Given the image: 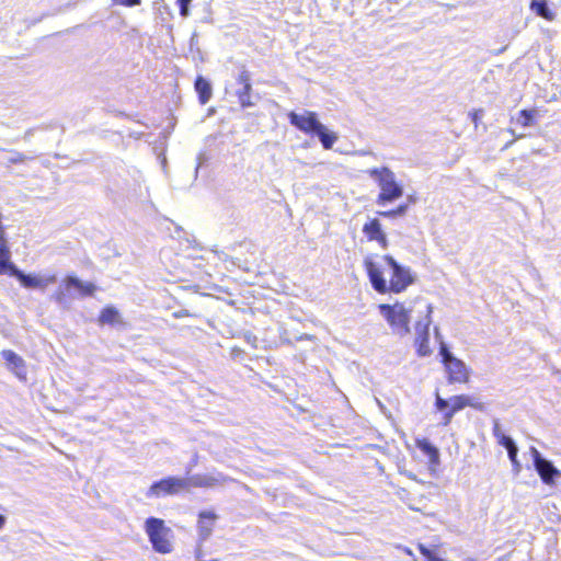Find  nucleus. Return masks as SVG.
Returning <instances> with one entry per match:
<instances>
[{
    "instance_id": "nucleus-1",
    "label": "nucleus",
    "mask_w": 561,
    "mask_h": 561,
    "mask_svg": "<svg viewBox=\"0 0 561 561\" xmlns=\"http://www.w3.org/2000/svg\"><path fill=\"white\" fill-rule=\"evenodd\" d=\"M382 261L392 270L389 283L383 277L382 264L376 262L374 255H367L364 259V266L371 286L379 294L401 293L414 282L410 268L400 265L392 256L385 255Z\"/></svg>"
},
{
    "instance_id": "nucleus-2",
    "label": "nucleus",
    "mask_w": 561,
    "mask_h": 561,
    "mask_svg": "<svg viewBox=\"0 0 561 561\" xmlns=\"http://www.w3.org/2000/svg\"><path fill=\"white\" fill-rule=\"evenodd\" d=\"M379 312L386 319L393 334L407 336L411 332V313L414 310L412 302H396L393 305H379Z\"/></svg>"
},
{
    "instance_id": "nucleus-3",
    "label": "nucleus",
    "mask_w": 561,
    "mask_h": 561,
    "mask_svg": "<svg viewBox=\"0 0 561 561\" xmlns=\"http://www.w3.org/2000/svg\"><path fill=\"white\" fill-rule=\"evenodd\" d=\"M367 173L377 182L380 188V193L377 197L378 205L391 203L402 196L403 188L397 182L396 174L389 168H375L368 170Z\"/></svg>"
},
{
    "instance_id": "nucleus-4",
    "label": "nucleus",
    "mask_w": 561,
    "mask_h": 561,
    "mask_svg": "<svg viewBox=\"0 0 561 561\" xmlns=\"http://www.w3.org/2000/svg\"><path fill=\"white\" fill-rule=\"evenodd\" d=\"M145 531L154 551L165 554L173 550L172 530L161 518L149 517L145 522Z\"/></svg>"
},
{
    "instance_id": "nucleus-5",
    "label": "nucleus",
    "mask_w": 561,
    "mask_h": 561,
    "mask_svg": "<svg viewBox=\"0 0 561 561\" xmlns=\"http://www.w3.org/2000/svg\"><path fill=\"white\" fill-rule=\"evenodd\" d=\"M413 304L423 305V310L420 312L424 313V318L416 321L414 325V343L417 347V354L422 357H425L432 353L430 347V327L432 324L433 306L431 304L424 302L422 299H416Z\"/></svg>"
},
{
    "instance_id": "nucleus-6",
    "label": "nucleus",
    "mask_w": 561,
    "mask_h": 561,
    "mask_svg": "<svg viewBox=\"0 0 561 561\" xmlns=\"http://www.w3.org/2000/svg\"><path fill=\"white\" fill-rule=\"evenodd\" d=\"M71 288L77 289L82 295L91 296L95 290V286L92 283H83L75 276L66 277L59 285L57 291L53 295V299L64 306L67 298L71 296Z\"/></svg>"
},
{
    "instance_id": "nucleus-7",
    "label": "nucleus",
    "mask_w": 561,
    "mask_h": 561,
    "mask_svg": "<svg viewBox=\"0 0 561 561\" xmlns=\"http://www.w3.org/2000/svg\"><path fill=\"white\" fill-rule=\"evenodd\" d=\"M187 490V481L184 478L168 477L151 484L146 496L148 499L161 497L163 495H175Z\"/></svg>"
},
{
    "instance_id": "nucleus-8",
    "label": "nucleus",
    "mask_w": 561,
    "mask_h": 561,
    "mask_svg": "<svg viewBox=\"0 0 561 561\" xmlns=\"http://www.w3.org/2000/svg\"><path fill=\"white\" fill-rule=\"evenodd\" d=\"M534 467L542 482L547 485H553L556 479L561 478V471L554 465L542 457L536 447H530Z\"/></svg>"
},
{
    "instance_id": "nucleus-9",
    "label": "nucleus",
    "mask_w": 561,
    "mask_h": 561,
    "mask_svg": "<svg viewBox=\"0 0 561 561\" xmlns=\"http://www.w3.org/2000/svg\"><path fill=\"white\" fill-rule=\"evenodd\" d=\"M11 275L16 277L24 287L38 288L42 290L57 280L55 274H24L16 266H11Z\"/></svg>"
},
{
    "instance_id": "nucleus-10",
    "label": "nucleus",
    "mask_w": 561,
    "mask_h": 561,
    "mask_svg": "<svg viewBox=\"0 0 561 561\" xmlns=\"http://www.w3.org/2000/svg\"><path fill=\"white\" fill-rule=\"evenodd\" d=\"M288 117L291 125L306 134H314L316 129L319 128L321 124L317 114L310 111H305L301 114L290 112Z\"/></svg>"
},
{
    "instance_id": "nucleus-11",
    "label": "nucleus",
    "mask_w": 561,
    "mask_h": 561,
    "mask_svg": "<svg viewBox=\"0 0 561 561\" xmlns=\"http://www.w3.org/2000/svg\"><path fill=\"white\" fill-rule=\"evenodd\" d=\"M446 371L448 374V381L450 383H466L470 377V370L467 365L455 357L448 360V363L444 364Z\"/></svg>"
},
{
    "instance_id": "nucleus-12",
    "label": "nucleus",
    "mask_w": 561,
    "mask_h": 561,
    "mask_svg": "<svg viewBox=\"0 0 561 561\" xmlns=\"http://www.w3.org/2000/svg\"><path fill=\"white\" fill-rule=\"evenodd\" d=\"M363 233L368 241H376L382 250L389 245L386 232L382 230L381 222L374 218L363 226Z\"/></svg>"
},
{
    "instance_id": "nucleus-13",
    "label": "nucleus",
    "mask_w": 561,
    "mask_h": 561,
    "mask_svg": "<svg viewBox=\"0 0 561 561\" xmlns=\"http://www.w3.org/2000/svg\"><path fill=\"white\" fill-rule=\"evenodd\" d=\"M1 356L5 360L9 370L20 380H26V364L20 355L11 350H4L1 352Z\"/></svg>"
},
{
    "instance_id": "nucleus-14",
    "label": "nucleus",
    "mask_w": 561,
    "mask_h": 561,
    "mask_svg": "<svg viewBox=\"0 0 561 561\" xmlns=\"http://www.w3.org/2000/svg\"><path fill=\"white\" fill-rule=\"evenodd\" d=\"M187 481V489L190 486L194 488H210L219 483H224L227 481L222 474H218L217 477L205 476V474H195L190 478H184Z\"/></svg>"
},
{
    "instance_id": "nucleus-15",
    "label": "nucleus",
    "mask_w": 561,
    "mask_h": 561,
    "mask_svg": "<svg viewBox=\"0 0 561 561\" xmlns=\"http://www.w3.org/2000/svg\"><path fill=\"white\" fill-rule=\"evenodd\" d=\"M466 407H471L478 411L484 410V404L482 402H479L474 397L460 394L450 398V409L453 410V412L457 413L458 411L465 409Z\"/></svg>"
},
{
    "instance_id": "nucleus-16",
    "label": "nucleus",
    "mask_w": 561,
    "mask_h": 561,
    "mask_svg": "<svg viewBox=\"0 0 561 561\" xmlns=\"http://www.w3.org/2000/svg\"><path fill=\"white\" fill-rule=\"evenodd\" d=\"M216 518L217 515L213 512L204 511L199 513L198 536L202 541L210 537Z\"/></svg>"
},
{
    "instance_id": "nucleus-17",
    "label": "nucleus",
    "mask_w": 561,
    "mask_h": 561,
    "mask_svg": "<svg viewBox=\"0 0 561 561\" xmlns=\"http://www.w3.org/2000/svg\"><path fill=\"white\" fill-rule=\"evenodd\" d=\"M529 9L549 22L556 19V13L548 7V0H531Z\"/></svg>"
},
{
    "instance_id": "nucleus-18",
    "label": "nucleus",
    "mask_w": 561,
    "mask_h": 561,
    "mask_svg": "<svg viewBox=\"0 0 561 561\" xmlns=\"http://www.w3.org/2000/svg\"><path fill=\"white\" fill-rule=\"evenodd\" d=\"M195 90L198 93L199 102L202 104H206L213 94V89L210 83L204 79L203 77H197L195 81Z\"/></svg>"
},
{
    "instance_id": "nucleus-19",
    "label": "nucleus",
    "mask_w": 561,
    "mask_h": 561,
    "mask_svg": "<svg viewBox=\"0 0 561 561\" xmlns=\"http://www.w3.org/2000/svg\"><path fill=\"white\" fill-rule=\"evenodd\" d=\"M314 135L318 136L324 149H331L337 140V135L329 130L322 123L320 127L316 129Z\"/></svg>"
},
{
    "instance_id": "nucleus-20",
    "label": "nucleus",
    "mask_w": 561,
    "mask_h": 561,
    "mask_svg": "<svg viewBox=\"0 0 561 561\" xmlns=\"http://www.w3.org/2000/svg\"><path fill=\"white\" fill-rule=\"evenodd\" d=\"M99 321L101 324H115L121 322V316L114 307H106L102 310Z\"/></svg>"
},
{
    "instance_id": "nucleus-21",
    "label": "nucleus",
    "mask_w": 561,
    "mask_h": 561,
    "mask_svg": "<svg viewBox=\"0 0 561 561\" xmlns=\"http://www.w3.org/2000/svg\"><path fill=\"white\" fill-rule=\"evenodd\" d=\"M417 447L428 456L432 463H437L439 459V453L428 440L423 439L417 442Z\"/></svg>"
},
{
    "instance_id": "nucleus-22",
    "label": "nucleus",
    "mask_w": 561,
    "mask_h": 561,
    "mask_svg": "<svg viewBox=\"0 0 561 561\" xmlns=\"http://www.w3.org/2000/svg\"><path fill=\"white\" fill-rule=\"evenodd\" d=\"M11 266H14L10 263V250L8 244H0V274L5 273L7 271L11 272Z\"/></svg>"
},
{
    "instance_id": "nucleus-23",
    "label": "nucleus",
    "mask_w": 561,
    "mask_h": 561,
    "mask_svg": "<svg viewBox=\"0 0 561 561\" xmlns=\"http://www.w3.org/2000/svg\"><path fill=\"white\" fill-rule=\"evenodd\" d=\"M537 114L536 110H523L519 112L518 117L516 118L517 124L529 127L534 125V119Z\"/></svg>"
},
{
    "instance_id": "nucleus-24",
    "label": "nucleus",
    "mask_w": 561,
    "mask_h": 561,
    "mask_svg": "<svg viewBox=\"0 0 561 561\" xmlns=\"http://www.w3.org/2000/svg\"><path fill=\"white\" fill-rule=\"evenodd\" d=\"M251 92L252 88L247 89V87H242V89L236 92L241 107L245 108L254 105L251 101Z\"/></svg>"
},
{
    "instance_id": "nucleus-25",
    "label": "nucleus",
    "mask_w": 561,
    "mask_h": 561,
    "mask_svg": "<svg viewBox=\"0 0 561 561\" xmlns=\"http://www.w3.org/2000/svg\"><path fill=\"white\" fill-rule=\"evenodd\" d=\"M517 453H518V447H514V448H510L507 450V455H508V458L513 465V470L515 473H519L520 470H522V465L519 462V460L517 459Z\"/></svg>"
},
{
    "instance_id": "nucleus-26",
    "label": "nucleus",
    "mask_w": 561,
    "mask_h": 561,
    "mask_svg": "<svg viewBox=\"0 0 561 561\" xmlns=\"http://www.w3.org/2000/svg\"><path fill=\"white\" fill-rule=\"evenodd\" d=\"M408 210V205H400L396 209L389 210V211H379V215L387 217V218H393L397 216H403Z\"/></svg>"
},
{
    "instance_id": "nucleus-27",
    "label": "nucleus",
    "mask_w": 561,
    "mask_h": 561,
    "mask_svg": "<svg viewBox=\"0 0 561 561\" xmlns=\"http://www.w3.org/2000/svg\"><path fill=\"white\" fill-rule=\"evenodd\" d=\"M238 82L242 84V87H247V89H251V75L247 69H242L238 76Z\"/></svg>"
},
{
    "instance_id": "nucleus-28",
    "label": "nucleus",
    "mask_w": 561,
    "mask_h": 561,
    "mask_svg": "<svg viewBox=\"0 0 561 561\" xmlns=\"http://www.w3.org/2000/svg\"><path fill=\"white\" fill-rule=\"evenodd\" d=\"M30 159H32V157H27L26 154H24L22 152L14 151L9 157L8 162L12 163V164H18V163H23V162H25L26 160H30Z\"/></svg>"
},
{
    "instance_id": "nucleus-29",
    "label": "nucleus",
    "mask_w": 561,
    "mask_h": 561,
    "mask_svg": "<svg viewBox=\"0 0 561 561\" xmlns=\"http://www.w3.org/2000/svg\"><path fill=\"white\" fill-rule=\"evenodd\" d=\"M497 443L503 446L506 450H508L510 448H514L516 447V443L513 440L512 437L507 436V435H503L500 437V439L497 440Z\"/></svg>"
},
{
    "instance_id": "nucleus-30",
    "label": "nucleus",
    "mask_w": 561,
    "mask_h": 561,
    "mask_svg": "<svg viewBox=\"0 0 561 561\" xmlns=\"http://www.w3.org/2000/svg\"><path fill=\"white\" fill-rule=\"evenodd\" d=\"M439 354L444 364L448 363L449 359L455 358V356L448 351L446 344L443 341H440Z\"/></svg>"
},
{
    "instance_id": "nucleus-31",
    "label": "nucleus",
    "mask_w": 561,
    "mask_h": 561,
    "mask_svg": "<svg viewBox=\"0 0 561 561\" xmlns=\"http://www.w3.org/2000/svg\"><path fill=\"white\" fill-rule=\"evenodd\" d=\"M192 0H178L179 7H180V14L183 18H187L190 15V4Z\"/></svg>"
},
{
    "instance_id": "nucleus-32",
    "label": "nucleus",
    "mask_w": 561,
    "mask_h": 561,
    "mask_svg": "<svg viewBox=\"0 0 561 561\" xmlns=\"http://www.w3.org/2000/svg\"><path fill=\"white\" fill-rule=\"evenodd\" d=\"M435 404H436L437 410L444 411L450 407V399L449 400L443 399L438 393H436V403Z\"/></svg>"
},
{
    "instance_id": "nucleus-33",
    "label": "nucleus",
    "mask_w": 561,
    "mask_h": 561,
    "mask_svg": "<svg viewBox=\"0 0 561 561\" xmlns=\"http://www.w3.org/2000/svg\"><path fill=\"white\" fill-rule=\"evenodd\" d=\"M506 435L502 430L500 422L497 420L493 423V436L496 438V440L500 439L501 436Z\"/></svg>"
},
{
    "instance_id": "nucleus-34",
    "label": "nucleus",
    "mask_w": 561,
    "mask_h": 561,
    "mask_svg": "<svg viewBox=\"0 0 561 561\" xmlns=\"http://www.w3.org/2000/svg\"><path fill=\"white\" fill-rule=\"evenodd\" d=\"M115 4L134 7L140 4L141 0H113Z\"/></svg>"
},
{
    "instance_id": "nucleus-35",
    "label": "nucleus",
    "mask_w": 561,
    "mask_h": 561,
    "mask_svg": "<svg viewBox=\"0 0 561 561\" xmlns=\"http://www.w3.org/2000/svg\"><path fill=\"white\" fill-rule=\"evenodd\" d=\"M455 412H453L451 409H449L448 411L445 412V414L443 415V422L442 424L447 426L451 420H453V416H454Z\"/></svg>"
},
{
    "instance_id": "nucleus-36",
    "label": "nucleus",
    "mask_w": 561,
    "mask_h": 561,
    "mask_svg": "<svg viewBox=\"0 0 561 561\" xmlns=\"http://www.w3.org/2000/svg\"><path fill=\"white\" fill-rule=\"evenodd\" d=\"M1 243L7 244L5 231H4V227L2 226V224H0V244Z\"/></svg>"
},
{
    "instance_id": "nucleus-37",
    "label": "nucleus",
    "mask_w": 561,
    "mask_h": 561,
    "mask_svg": "<svg viewBox=\"0 0 561 561\" xmlns=\"http://www.w3.org/2000/svg\"><path fill=\"white\" fill-rule=\"evenodd\" d=\"M480 115H482V111H476L474 113L471 114L472 116V122L477 125L478 123V119L480 117Z\"/></svg>"
},
{
    "instance_id": "nucleus-38",
    "label": "nucleus",
    "mask_w": 561,
    "mask_h": 561,
    "mask_svg": "<svg viewBox=\"0 0 561 561\" xmlns=\"http://www.w3.org/2000/svg\"><path fill=\"white\" fill-rule=\"evenodd\" d=\"M302 340H313V336L305 333L297 337V341H302Z\"/></svg>"
},
{
    "instance_id": "nucleus-39",
    "label": "nucleus",
    "mask_w": 561,
    "mask_h": 561,
    "mask_svg": "<svg viewBox=\"0 0 561 561\" xmlns=\"http://www.w3.org/2000/svg\"><path fill=\"white\" fill-rule=\"evenodd\" d=\"M435 337L440 342L442 341V334L438 327L434 328Z\"/></svg>"
},
{
    "instance_id": "nucleus-40",
    "label": "nucleus",
    "mask_w": 561,
    "mask_h": 561,
    "mask_svg": "<svg viewBox=\"0 0 561 561\" xmlns=\"http://www.w3.org/2000/svg\"><path fill=\"white\" fill-rule=\"evenodd\" d=\"M5 517L0 514V529L4 526Z\"/></svg>"
},
{
    "instance_id": "nucleus-41",
    "label": "nucleus",
    "mask_w": 561,
    "mask_h": 561,
    "mask_svg": "<svg viewBox=\"0 0 561 561\" xmlns=\"http://www.w3.org/2000/svg\"><path fill=\"white\" fill-rule=\"evenodd\" d=\"M407 476L412 480H416V477L412 472L407 473Z\"/></svg>"
},
{
    "instance_id": "nucleus-42",
    "label": "nucleus",
    "mask_w": 561,
    "mask_h": 561,
    "mask_svg": "<svg viewBox=\"0 0 561 561\" xmlns=\"http://www.w3.org/2000/svg\"><path fill=\"white\" fill-rule=\"evenodd\" d=\"M409 507L413 511H419V508L414 507L412 504H409Z\"/></svg>"
},
{
    "instance_id": "nucleus-43",
    "label": "nucleus",
    "mask_w": 561,
    "mask_h": 561,
    "mask_svg": "<svg viewBox=\"0 0 561 561\" xmlns=\"http://www.w3.org/2000/svg\"><path fill=\"white\" fill-rule=\"evenodd\" d=\"M405 552L409 554V556H413L412 551L410 549H405Z\"/></svg>"
}]
</instances>
